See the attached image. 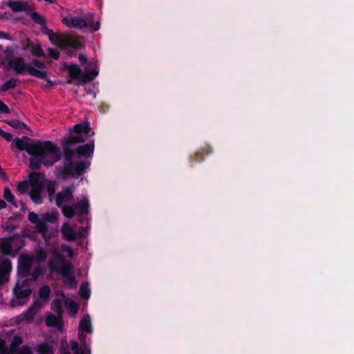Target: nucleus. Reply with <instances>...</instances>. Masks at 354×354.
Here are the masks:
<instances>
[{
  "label": "nucleus",
  "mask_w": 354,
  "mask_h": 354,
  "mask_svg": "<svg viewBox=\"0 0 354 354\" xmlns=\"http://www.w3.org/2000/svg\"><path fill=\"white\" fill-rule=\"evenodd\" d=\"M88 93H89V94H91V95L93 94V96H94V97H95V93H93V91H88Z\"/></svg>",
  "instance_id": "nucleus-46"
},
{
  "label": "nucleus",
  "mask_w": 354,
  "mask_h": 354,
  "mask_svg": "<svg viewBox=\"0 0 354 354\" xmlns=\"http://www.w3.org/2000/svg\"><path fill=\"white\" fill-rule=\"evenodd\" d=\"M38 261H43L46 258V254L44 250H40L37 255Z\"/></svg>",
  "instance_id": "nucleus-37"
},
{
  "label": "nucleus",
  "mask_w": 354,
  "mask_h": 354,
  "mask_svg": "<svg viewBox=\"0 0 354 354\" xmlns=\"http://www.w3.org/2000/svg\"><path fill=\"white\" fill-rule=\"evenodd\" d=\"M56 245L57 243H54L52 249L50 250L52 253V258L49 261V268L53 272L60 273L64 279V282L71 288H75L77 281L71 273L72 265L65 261Z\"/></svg>",
  "instance_id": "nucleus-5"
},
{
  "label": "nucleus",
  "mask_w": 354,
  "mask_h": 354,
  "mask_svg": "<svg viewBox=\"0 0 354 354\" xmlns=\"http://www.w3.org/2000/svg\"><path fill=\"white\" fill-rule=\"evenodd\" d=\"M78 59L82 63H86L87 58L84 55H80L78 56Z\"/></svg>",
  "instance_id": "nucleus-39"
},
{
  "label": "nucleus",
  "mask_w": 354,
  "mask_h": 354,
  "mask_svg": "<svg viewBox=\"0 0 354 354\" xmlns=\"http://www.w3.org/2000/svg\"><path fill=\"white\" fill-rule=\"evenodd\" d=\"M8 5L15 12L26 11L30 8L28 3L18 1H10Z\"/></svg>",
  "instance_id": "nucleus-20"
},
{
  "label": "nucleus",
  "mask_w": 354,
  "mask_h": 354,
  "mask_svg": "<svg viewBox=\"0 0 354 354\" xmlns=\"http://www.w3.org/2000/svg\"><path fill=\"white\" fill-rule=\"evenodd\" d=\"M5 131H3L1 128H0V136H3V134H4Z\"/></svg>",
  "instance_id": "nucleus-45"
},
{
  "label": "nucleus",
  "mask_w": 354,
  "mask_h": 354,
  "mask_svg": "<svg viewBox=\"0 0 354 354\" xmlns=\"http://www.w3.org/2000/svg\"><path fill=\"white\" fill-rule=\"evenodd\" d=\"M90 129L86 124H77L64 143V171L74 176L81 174L89 165L86 160H80L82 157H90L94 151V144L88 143L80 146L77 151L71 149L73 144L83 142L85 141Z\"/></svg>",
  "instance_id": "nucleus-1"
},
{
  "label": "nucleus",
  "mask_w": 354,
  "mask_h": 354,
  "mask_svg": "<svg viewBox=\"0 0 354 354\" xmlns=\"http://www.w3.org/2000/svg\"><path fill=\"white\" fill-rule=\"evenodd\" d=\"M62 251L66 254V256L68 258H73L75 255L73 250L68 245L64 244L61 247Z\"/></svg>",
  "instance_id": "nucleus-29"
},
{
  "label": "nucleus",
  "mask_w": 354,
  "mask_h": 354,
  "mask_svg": "<svg viewBox=\"0 0 354 354\" xmlns=\"http://www.w3.org/2000/svg\"><path fill=\"white\" fill-rule=\"evenodd\" d=\"M59 217V213L57 211H51L45 214H41V222L43 224V230L41 231L43 238L45 239L46 243L49 244V240L51 237L55 236L57 233L56 230H48L47 228L48 223H55Z\"/></svg>",
  "instance_id": "nucleus-14"
},
{
  "label": "nucleus",
  "mask_w": 354,
  "mask_h": 354,
  "mask_svg": "<svg viewBox=\"0 0 354 354\" xmlns=\"http://www.w3.org/2000/svg\"><path fill=\"white\" fill-rule=\"evenodd\" d=\"M48 194H49V196H51L54 194V189L52 188H49L48 189Z\"/></svg>",
  "instance_id": "nucleus-42"
},
{
  "label": "nucleus",
  "mask_w": 354,
  "mask_h": 354,
  "mask_svg": "<svg viewBox=\"0 0 354 354\" xmlns=\"http://www.w3.org/2000/svg\"><path fill=\"white\" fill-rule=\"evenodd\" d=\"M90 288L88 283H82L80 288V295L81 297L88 299L90 297Z\"/></svg>",
  "instance_id": "nucleus-27"
},
{
  "label": "nucleus",
  "mask_w": 354,
  "mask_h": 354,
  "mask_svg": "<svg viewBox=\"0 0 354 354\" xmlns=\"http://www.w3.org/2000/svg\"><path fill=\"white\" fill-rule=\"evenodd\" d=\"M2 38H6V34L2 32H0V39H2Z\"/></svg>",
  "instance_id": "nucleus-44"
},
{
  "label": "nucleus",
  "mask_w": 354,
  "mask_h": 354,
  "mask_svg": "<svg viewBox=\"0 0 354 354\" xmlns=\"http://www.w3.org/2000/svg\"><path fill=\"white\" fill-rule=\"evenodd\" d=\"M1 172H2V169H1V168L0 167V173H1Z\"/></svg>",
  "instance_id": "nucleus-47"
},
{
  "label": "nucleus",
  "mask_w": 354,
  "mask_h": 354,
  "mask_svg": "<svg viewBox=\"0 0 354 354\" xmlns=\"http://www.w3.org/2000/svg\"><path fill=\"white\" fill-rule=\"evenodd\" d=\"M44 272L41 268H37L34 270V271L32 272V274H29V278L31 277V279L33 281H36L39 277H41L43 275Z\"/></svg>",
  "instance_id": "nucleus-30"
},
{
  "label": "nucleus",
  "mask_w": 354,
  "mask_h": 354,
  "mask_svg": "<svg viewBox=\"0 0 354 354\" xmlns=\"http://www.w3.org/2000/svg\"><path fill=\"white\" fill-rule=\"evenodd\" d=\"M3 137L8 141H10L12 139V135L8 132H5Z\"/></svg>",
  "instance_id": "nucleus-38"
},
{
  "label": "nucleus",
  "mask_w": 354,
  "mask_h": 354,
  "mask_svg": "<svg viewBox=\"0 0 354 354\" xmlns=\"http://www.w3.org/2000/svg\"><path fill=\"white\" fill-rule=\"evenodd\" d=\"M26 73L39 78H45L46 77V72L45 71L37 70L30 64L28 66Z\"/></svg>",
  "instance_id": "nucleus-24"
},
{
  "label": "nucleus",
  "mask_w": 354,
  "mask_h": 354,
  "mask_svg": "<svg viewBox=\"0 0 354 354\" xmlns=\"http://www.w3.org/2000/svg\"><path fill=\"white\" fill-rule=\"evenodd\" d=\"M17 79L11 78L1 86V91H6L10 88H15L17 85Z\"/></svg>",
  "instance_id": "nucleus-28"
},
{
  "label": "nucleus",
  "mask_w": 354,
  "mask_h": 354,
  "mask_svg": "<svg viewBox=\"0 0 354 354\" xmlns=\"http://www.w3.org/2000/svg\"><path fill=\"white\" fill-rule=\"evenodd\" d=\"M50 293V289L48 286L45 285L43 286L39 290V296L41 300H39L41 303H43V306L46 304L49 299V295Z\"/></svg>",
  "instance_id": "nucleus-23"
},
{
  "label": "nucleus",
  "mask_w": 354,
  "mask_h": 354,
  "mask_svg": "<svg viewBox=\"0 0 354 354\" xmlns=\"http://www.w3.org/2000/svg\"><path fill=\"white\" fill-rule=\"evenodd\" d=\"M62 22L68 28H87L92 31L97 30L100 27L98 21H94V17L91 13L86 15L85 17H64L62 18Z\"/></svg>",
  "instance_id": "nucleus-8"
},
{
  "label": "nucleus",
  "mask_w": 354,
  "mask_h": 354,
  "mask_svg": "<svg viewBox=\"0 0 354 354\" xmlns=\"http://www.w3.org/2000/svg\"><path fill=\"white\" fill-rule=\"evenodd\" d=\"M19 354H32V352L29 346H24L21 348Z\"/></svg>",
  "instance_id": "nucleus-34"
},
{
  "label": "nucleus",
  "mask_w": 354,
  "mask_h": 354,
  "mask_svg": "<svg viewBox=\"0 0 354 354\" xmlns=\"http://www.w3.org/2000/svg\"><path fill=\"white\" fill-rule=\"evenodd\" d=\"M12 271V264L9 259H3L0 264V283H3L8 280V275Z\"/></svg>",
  "instance_id": "nucleus-17"
},
{
  "label": "nucleus",
  "mask_w": 354,
  "mask_h": 354,
  "mask_svg": "<svg viewBox=\"0 0 354 354\" xmlns=\"http://www.w3.org/2000/svg\"><path fill=\"white\" fill-rule=\"evenodd\" d=\"M42 306L43 303L40 301H35L27 310L16 317L15 322L17 324L31 323L34 320L35 315Z\"/></svg>",
  "instance_id": "nucleus-15"
},
{
  "label": "nucleus",
  "mask_w": 354,
  "mask_h": 354,
  "mask_svg": "<svg viewBox=\"0 0 354 354\" xmlns=\"http://www.w3.org/2000/svg\"><path fill=\"white\" fill-rule=\"evenodd\" d=\"M34 261L35 259L28 254H22L19 258L18 271L21 276L13 289L15 297L11 300L12 306L25 304L32 293L29 283V272Z\"/></svg>",
  "instance_id": "nucleus-3"
},
{
  "label": "nucleus",
  "mask_w": 354,
  "mask_h": 354,
  "mask_svg": "<svg viewBox=\"0 0 354 354\" xmlns=\"http://www.w3.org/2000/svg\"><path fill=\"white\" fill-rule=\"evenodd\" d=\"M51 309L57 314L62 315L63 309L62 301L59 299H54L51 304Z\"/></svg>",
  "instance_id": "nucleus-26"
},
{
  "label": "nucleus",
  "mask_w": 354,
  "mask_h": 354,
  "mask_svg": "<svg viewBox=\"0 0 354 354\" xmlns=\"http://www.w3.org/2000/svg\"><path fill=\"white\" fill-rule=\"evenodd\" d=\"M88 65L92 68L86 67L84 71L77 64L68 66V71L71 78L76 80L79 84L94 80L98 75L99 72L95 67V63H89Z\"/></svg>",
  "instance_id": "nucleus-11"
},
{
  "label": "nucleus",
  "mask_w": 354,
  "mask_h": 354,
  "mask_svg": "<svg viewBox=\"0 0 354 354\" xmlns=\"http://www.w3.org/2000/svg\"><path fill=\"white\" fill-rule=\"evenodd\" d=\"M31 18L37 24H43L44 23L43 17L35 12H32Z\"/></svg>",
  "instance_id": "nucleus-32"
},
{
  "label": "nucleus",
  "mask_w": 354,
  "mask_h": 354,
  "mask_svg": "<svg viewBox=\"0 0 354 354\" xmlns=\"http://www.w3.org/2000/svg\"><path fill=\"white\" fill-rule=\"evenodd\" d=\"M37 354H54V346L52 343L44 342L36 347Z\"/></svg>",
  "instance_id": "nucleus-19"
},
{
  "label": "nucleus",
  "mask_w": 354,
  "mask_h": 354,
  "mask_svg": "<svg viewBox=\"0 0 354 354\" xmlns=\"http://www.w3.org/2000/svg\"><path fill=\"white\" fill-rule=\"evenodd\" d=\"M74 187H64L57 195L56 204L62 208L64 216L71 218L75 214H84L88 212L89 203L86 198L75 202L73 197Z\"/></svg>",
  "instance_id": "nucleus-4"
},
{
  "label": "nucleus",
  "mask_w": 354,
  "mask_h": 354,
  "mask_svg": "<svg viewBox=\"0 0 354 354\" xmlns=\"http://www.w3.org/2000/svg\"><path fill=\"white\" fill-rule=\"evenodd\" d=\"M0 253L3 254L12 253L10 238L0 239Z\"/></svg>",
  "instance_id": "nucleus-21"
},
{
  "label": "nucleus",
  "mask_w": 354,
  "mask_h": 354,
  "mask_svg": "<svg viewBox=\"0 0 354 354\" xmlns=\"http://www.w3.org/2000/svg\"><path fill=\"white\" fill-rule=\"evenodd\" d=\"M60 231L62 238L67 241H73L77 239H82L86 235L85 227L72 225L68 222L63 223Z\"/></svg>",
  "instance_id": "nucleus-12"
},
{
  "label": "nucleus",
  "mask_w": 354,
  "mask_h": 354,
  "mask_svg": "<svg viewBox=\"0 0 354 354\" xmlns=\"http://www.w3.org/2000/svg\"><path fill=\"white\" fill-rule=\"evenodd\" d=\"M31 53L35 56L40 57V56H41L43 51H42V49H41V46L39 45L35 44V45L32 46V48H31Z\"/></svg>",
  "instance_id": "nucleus-31"
},
{
  "label": "nucleus",
  "mask_w": 354,
  "mask_h": 354,
  "mask_svg": "<svg viewBox=\"0 0 354 354\" xmlns=\"http://www.w3.org/2000/svg\"><path fill=\"white\" fill-rule=\"evenodd\" d=\"M30 188V196L32 201L37 205L42 203L41 192L43 189V183L37 174H31L29 182L23 181L17 185V191L21 194L26 193Z\"/></svg>",
  "instance_id": "nucleus-7"
},
{
  "label": "nucleus",
  "mask_w": 354,
  "mask_h": 354,
  "mask_svg": "<svg viewBox=\"0 0 354 354\" xmlns=\"http://www.w3.org/2000/svg\"><path fill=\"white\" fill-rule=\"evenodd\" d=\"M0 112L3 113H8L10 110L7 105L0 100Z\"/></svg>",
  "instance_id": "nucleus-36"
},
{
  "label": "nucleus",
  "mask_w": 354,
  "mask_h": 354,
  "mask_svg": "<svg viewBox=\"0 0 354 354\" xmlns=\"http://www.w3.org/2000/svg\"><path fill=\"white\" fill-rule=\"evenodd\" d=\"M8 124L10 126L12 127L13 128L16 129H21L25 126L24 123L19 122V120H10L8 122Z\"/></svg>",
  "instance_id": "nucleus-33"
},
{
  "label": "nucleus",
  "mask_w": 354,
  "mask_h": 354,
  "mask_svg": "<svg viewBox=\"0 0 354 354\" xmlns=\"http://www.w3.org/2000/svg\"><path fill=\"white\" fill-rule=\"evenodd\" d=\"M33 64L35 66H38L39 68H43L44 67V64L41 62H40V61L35 60V61H34Z\"/></svg>",
  "instance_id": "nucleus-40"
},
{
  "label": "nucleus",
  "mask_w": 354,
  "mask_h": 354,
  "mask_svg": "<svg viewBox=\"0 0 354 354\" xmlns=\"http://www.w3.org/2000/svg\"><path fill=\"white\" fill-rule=\"evenodd\" d=\"M21 209L22 211H24V212H25V211H26V210H27V209H26V207H25V205H24L23 203H21Z\"/></svg>",
  "instance_id": "nucleus-43"
},
{
  "label": "nucleus",
  "mask_w": 354,
  "mask_h": 354,
  "mask_svg": "<svg viewBox=\"0 0 354 354\" xmlns=\"http://www.w3.org/2000/svg\"><path fill=\"white\" fill-rule=\"evenodd\" d=\"M62 315H57L48 313L46 315V324L50 327H55L59 330H62Z\"/></svg>",
  "instance_id": "nucleus-18"
},
{
  "label": "nucleus",
  "mask_w": 354,
  "mask_h": 354,
  "mask_svg": "<svg viewBox=\"0 0 354 354\" xmlns=\"http://www.w3.org/2000/svg\"><path fill=\"white\" fill-rule=\"evenodd\" d=\"M48 53L55 59H57L59 57V51L53 49H48Z\"/></svg>",
  "instance_id": "nucleus-35"
},
{
  "label": "nucleus",
  "mask_w": 354,
  "mask_h": 354,
  "mask_svg": "<svg viewBox=\"0 0 354 354\" xmlns=\"http://www.w3.org/2000/svg\"><path fill=\"white\" fill-rule=\"evenodd\" d=\"M56 295L61 296L65 303L66 308L69 311L70 315L72 317L75 316L78 312L79 306L73 298H66L64 294L61 291L57 292Z\"/></svg>",
  "instance_id": "nucleus-16"
},
{
  "label": "nucleus",
  "mask_w": 354,
  "mask_h": 354,
  "mask_svg": "<svg viewBox=\"0 0 354 354\" xmlns=\"http://www.w3.org/2000/svg\"><path fill=\"white\" fill-rule=\"evenodd\" d=\"M28 219L32 223L35 224L36 229L38 232H41L43 230V224L41 222V216H39L34 212H30L28 215Z\"/></svg>",
  "instance_id": "nucleus-22"
},
{
  "label": "nucleus",
  "mask_w": 354,
  "mask_h": 354,
  "mask_svg": "<svg viewBox=\"0 0 354 354\" xmlns=\"http://www.w3.org/2000/svg\"><path fill=\"white\" fill-rule=\"evenodd\" d=\"M12 148L19 151H26L30 156V167L32 170L38 169L41 165L51 166L60 158L56 145L51 142L31 140L28 137L15 139Z\"/></svg>",
  "instance_id": "nucleus-2"
},
{
  "label": "nucleus",
  "mask_w": 354,
  "mask_h": 354,
  "mask_svg": "<svg viewBox=\"0 0 354 354\" xmlns=\"http://www.w3.org/2000/svg\"><path fill=\"white\" fill-rule=\"evenodd\" d=\"M3 197L6 201L10 203L14 207L17 208L19 205L15 201V196L8 188L4 189Z\"/></svg>",
  "instance_id": "nucleus-25"
},
{
  "label": "nucleus",
  "mask_w": 354,
  "mask_h": 354,
  "mask_svg": "<svg viewBox=\"0 0 354 354\" xmlns=\"http://www.w3.org/2000/svg\"><path fill=\"white\" fill-rule=\"evenodd\" d=\"M22 342L19 332L15 330L6 332L5 339L0 338V354H17Z\"/></svg>",
  "instance_id": "nucleus-9"
},
{
  "label": "nucleus",
  "mask_w": 354,
  "mask_h": 354,
  "mask_svg": "<svg viewBox=\"0 0 354 354\" xmlns=\"http://www.w3.org/2000/svg\"><path fill=\"white\" fill-rule=\"evenodd\" d=\"M93 331L91 317L88 315H86L82 317L80 320L79 326V339L82 342L80 348H79L78 344L75 341L70 342L71 349L73 352V354H90L89 347L83 342L85 337L83 335V333H91ZM61 354H71L68 348H63L61 350Z\"/></svg>",
  "instance_id": "nucleus-6"
},
{
  "label": "nucleus",
  "mask_w": 354,
  "mask_h": 354,
  "mask_svg": "<svg viewBox=\"0 0 354 354\" xmlns=\"http://www.w3.org/2000/svg\"><path fill=\"white\" fill-rule=\"evenodd\" d=\"M6 207V203L5 201L0 200V209H2Z\"/></svg>",
  "instance_id": "nucleus-41"
},
{
  "label": "nucleus",
  "mask_w": 354,
  "mask_h": 354,
  "mask_svg": "<svg viewBox=\"0 0 354 354\" xmlns=\"http://www.w3.org/2000/svg\"><path fill=\"white\" fill-rule=\"evenodd\" d=\"M41 31L48 35L50 42L57 47L66 48L68 46H74L69 36L55 33L52 30L48 29L46 26L41 27Z\"/></svg>",
  "instance_id": "nucleus-13"
},
{
  "label": "nucleus",
  "mask_w": 354,
  "mask_h": 354,
  "mask_svg": "<svg viewBox=\"0 0 354 354\" xmlns=\"http://www.w3.org/2000/svg\"><path fill=\"white\" fill-rule=\"evenodd\" d=\"M5 57L0 63V65L5 70H12L18 74L26 73L29 64L25 62L21 57H14L13 50L11 48L7 47L4 50Z\"/></svg>",
  "instance_id": "nucleus-10"
}]
</instances>
